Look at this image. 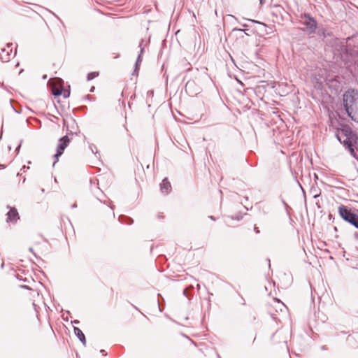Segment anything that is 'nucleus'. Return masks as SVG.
Masks as SVG:
<instances>
[{
    "mask_svg": "<svg viewBox=\"0 0 358 358\" xmlns=\"http://www.w3.org/2000/svg\"><path fill=\"white\" fill-rule=\"evenodd\" d=\"M343 101L348 115L352 120L357 122L355 116L358 108V93L354 90L346 91L343 96Z\"/></svg>",
    "mask_w": 358,
    "mask_h": 358,
    "instance_id": "nucleus-1",
    "label": "nucleus"
},
{
    "mask_svg": "<svg viewBox=\"0 0 358 358\" xmlns=\"http://www.w3.org/2000/svg\"><path fill=\"white\" fill-rule=\"evenodd\" d=\"M338 213L345 221L358 229V215L352 212L346 206L341 205L338 207Z\"/></svg>",
    "mask_w": 358,
    "mask_h": 358,
    "instance_id": "nucleus-2",
    "label": "nucleus"
},
{
    "mask_svg": "<svg viewBox=\"0 0 358 358\" xmlns=\"http://www.w3.org/2000/svg\"><path fill=\"white\" fill-rule=\"evenodd\" d=\"M300 20L301 24L306 27L308 34H312L315 33L317 24L316 20L313 17H311L310 14L301 13L300 15Z\"/></svg>",
    "mask_w": 358,
    "mask_h": 358,
    "instance_id": "nucleus-3",
    "label": "nucleus"
},
{
    "mask_svg": "<svg viewBox=\"0 0 358 358\" xmlns=\"http://www.w3.org/2000/svg\"><path fill=\"white\" fill-rule=\"evenodd\" d=\"M70 139L67 136H64L59 139L58 145L57 147L56 154L54 155L55 158L53 162V166L58 162L59 157L62 156L66 148L69 145Z\"/></svg>",
    "mask_w": 358,
    "mask_h": 358,
    "instance_id": "nucleus-4",
    "label": "nucleus"
},
{
    "mask_svg": "<svg viewBox=\"0 0 358 358\" xmlns=\"http://www.w3.org/2000/svg\"><path fill=\"white\" fill-rule=\"evenodd\" d=\"M16 52L13 54V43H8L6 47L0 50V59L3 62H8L13 55H15Z\"/></svg>",
    "mask_w": 358,
    "mask_h": 358,
    "instance_id": "nucleus-5",
    "label": "nucleus"
},
{
    "mask_svg": "<svg viewBox=\"0 0 358 358\" xmlns=\"http://www.w3.org/2000/svg\"><path fill=\"white\" fill-rule=\"evenodd\" d=\"M19 219H20V217H19L17 210L15 208H10V210L7 213L6 221L8 222H15Z\"/></svg>",
    "mask_w": 358,
    "mask_h": 358,
    "instance_id": "nucleus-6",
    "label": "nucleus"
},
{
    "mask_svg": "<svg viewBox=\"0 0 358 358\" xmlns=\"http://www.w3.org/2000/svg\"><path fill=\"white\" fill-rule=\"evenodd\" d=\"M143 42H144V41L141 40L139 43V48H140L141 50H140V53L137 57V59H136V62L135 64V69H134V74L136 73V72H138V71L139 69V66L142 62V55L143 54V52H144V46L143 45Z\"/></svg>",
    "mask_w": 358,
    "mask_h": 358,
    "instance_id": "nucleus-7",
    "label": "nucleus"
},
{
    "mask_svg": "<svg viewBox=\"0 0 358 358\" xmlns=\"http://www.w3.org/2000/svg\"><path fill=\"white\" fill-rule=\"evenodd\" d=\"M162 192L168 194L171 190V185L167 178H164L160 184Z\"/></svg>",
    "mask_w": 358,
    "mask_h": 358,
    "instance_id": "nucleus-8",
    "label": "nucleus"
},
{
    "mask_svg": "<svg viewBox=\"0 0 358 358\" xmlns=\"http://www.w3.org/2000/svg\"><path fill=\"white\" fill-rule=\"evenodd\" d=\"M74 334L78 337V338L82 342V343L85 345H86V339L84 334L78 327H74Z\"/></svg>",
    "mask_w": 358,
    "mask_h": 358,
    "instance_id": "nucleus-9",
    "label": "nucleus"
},
{
    "mask_svg": "<svg viewBox=\"0 0 358 358\" xmlns=\"http://www.w3.org/2000/svg\"><path fill=\"white\" fill-rule=\"evenodd\" d=\"M98 75H99L98 72L89 73L87 76V80H91L95 78L96 76H98Z\"/></svg>",
    "mask_w": 358,
    "mask_h": 358,
    "instance_id": "nucleus-10",
    "label": "nucleus"
},
{
    "mask_svg": "<svg viewBox=\"0 0 358 358\" xmlns=\"http://www.w3.org/2000/svg\"><path fill=\"white\" fill-rule=\"evenodd\" d=\"M337 138H338V140L341 143H343L344 144H347V145H348V146L350 148V150H351L352 152H353V149L351 148V147H352L351 142H350L348 139H345V140H344L343 141H342L339 136H337Z\"/></svg>",
    "mask_w": 358,
    "mask_h": 358,
    "instance_id": "nucleus-11",
    "label": "nucleus"
},
{
    "mask_svg": "<svg viewBox=\"0 0 358 358\" xmlns=\"http://www.w3.org/2000/svg\"><path fill=\"white\" fill-rule=\"evenodd\" d=\"M62 90L60 89H53V94L55 96H59L62 94Z\"/></svg>",
    "mask_w": 358,
    "mask_h": 358,
    "instance_id": "nucleus-12",
    "label": "nucleus"
},
{
    "mask_svg": "<svg viewBox=\"0 0 358 358\" xmlns=\"http://www.w3.org/2000/svg\"><path fill=\"white\" fill-rule=\"evenodd\" d=\"M231 218L232 220H241L243 218V215L241 214H238L235 217L231 216Z\"/></svg>",
    "mask_w": 358,
    "mask_h": 358,
    "instance_id": "nucleus-13",
    "label": "nucleus"
},
{
    "mask_svg": "<svg viewBox=\"0 0 358 358\" xmlns=\"http://www.w3.org/2000/svg\"><path fill=\"white\" fill-rule=\"evenodd\" d=\"M90 148L92 150V152H94V149L96 150V148L94 145L92 144L90 145Z\"/></svg>",
    "mask_w": 358,
    "mask_h": 358,
    "instance_id": "nucleus-14",
    "label": "nucleus"
},
{
    "mask_svg": "<svg viewBox=\"0 0 358 358\" xmlns=\"http://www.w3.org/2000/svg\"><path fill=\"white\" fill-rule=\"evenodd\" d=\"M234 31H241V32H245V30L243 29H237V28H234L233 29Z\"/></svg>",
    "mask_w": 358,
    "mask_h": 358,
    "instance_id": "nucleus-15",
    "label": "nucleus"
},
{
    "mask_svg": "<svg viewBox=\"0 0 358 358\" xmlns=\"http://www.w3.org/2000/svg\"><path fill=\"white\" fill-rule=\"evenodd\" d=\"M255 231L256 233H259V232L258 228L256 227H255Z\"/></svg>",
    "mask_w": 358,
    "mask_h": 358,
    "instance_id": "nucleus-16",
    "label": "nucleus"
},
{
    "mask_svg": "<svg viewBox=\"0 0 358 358\" xmlns=\"http://www.w3.org/2000/svg\"><path fill=\"white\" fill-rule=\"evenodd\" d=\"M73 323H74V324H78V323H79V321H78V320H75V321H73Z\"/></svg>",
    "mask_w": 358,
    "mask_h": 358,
    "instance_id": "nucleus-17",
    "label": "nucleus"
},
{
    "mask_svg": "<svg viewBox=\"0 0 358 358\" xmlns=\"http://www.w3.org/2000/svg\"><path fill=\"white\" fill-rule=\"evenodd\" d=\"M76 207H77V205L76 203L72 205V208H76Z\"/></svg>",
    "mask_w": 358,
    "mask_h": 358,
    "instance_id": "nucleus-18",
    "label": "nucleus"
},
{
    "mask_svg": "<svg viewBox=\"0 0 358 358\" xmlns=\"http://www.w3.org/2000/svg\"><path fill=\"white\" fill-rule=\"evenodd\" d=\"M69 96V92H68V94H64V97H67V96Z\"/></svg>",
    "mask_w": 358,
    "mask_h": 358,
    "instance_id": "nucleus-19",
    "label": "nucleus"
},
{
    "mask_svg": "<svg viewBox=\"0 0 358 358\" xmlns=\"http://www.w3.org/2000/svg\"><path fill=\"white\" fill-rule=\"evenodd\" d=\"M29 251H30V252H33V248H29Z\"/></svg>",
    "mask_w": 358,
    "mask_h": 358,
    "instance_id": "nucleus-20",
    "label": "nucleus"
},
{
    "mask_svg": "<svg viewBox=\"0 0 358 358\" xmlns=\"http://www.w3.org/2000/svg\"><path fill=\"white\" fill-rule=\"evenodd\" d=\"M209 217H210L211 220H215V219H214V217H213V216H210Z\"/></svg>",
    "mask_w": 358,
    "mask_h": 358,
    "instance_id": "nucleus-21",
    "label": "nucleus"
},
{
    "mask_svg": "<svg viewBox=\"0 0 358 358\" xmlns=\"http://www.w3.org/2000/svg\"><path fill=\"white\" fill-rule=\"evenodd\" d=\"M132 222H133V220H131V222H129L128 224H132Z\"/></svg>",
    "mask_w": 358,
    "mask_h": 358,
    "instance_id": "nucleus-22",
    "label": "nucleus"
},
{
    "mask_svg": "<svg viewBox=\"0 0 358 358\" xmlns=\"http://www.w3.org/2000/svg\"><path fill=\"white\" fill-rule=\"evenodd\" d=\"M132 222H133V220H131V222H129L128 224H132Z\"/></svg>",
    "mask_w": 358,
    "mask_h": 358,
    "instance_id": "nucleus-23",
    "label": "nucleus"
},
{
    "mask_svg": "<svg viewBox=\"0 0 358 358\" xmlns=\"http://www.w3.org/2000/svg\"><path fill=\"white\" fill-rule=\"evenodd\" d=\"M132 222H133V220H131V222H129L128 224H132Z\"/></svg>",
    "mask_w": 358,
    "mask_h": 358,
    "instance_id": "nucleus-24",
    "label": "nucleus"
},
{
    "mask_svg": "<svg viewBox=\"0 0 358 358\" xmlns=\"http://www.w3.org/2000/svg\"><path fill=\"white\" fill-rule=\"evenodd\" d=\"M263 2H264V0H260L261 3H263Z\"/></svg>",
    "mask_w": 358,
    "mask_h": 358,
    "instance_id": "nucleus-25",
    "label": "nucleus"
},
{
    "mask_svg": "<svg viewBox=\"0 0 358 358\" xmlns=\"http://www.w3.org/2000/svg\"><path fill=\"white\" fill-rule=\"evenodd\" d=\"M252 22H257V23H259V22H257V21H255V20H252Z\"/></svg>",
    "mask_w": 358,
    "mask_h": 358,
    "instance_id": "nucleus-26",
    "label": "nucleus"
},
{
    "mask_svg": "<svg viewBox=\"0 0 358 358\" xmlns=\"http://www.w3.org/2000/svg\"><path fill=\"white\" fill-rule=\"evenodd\" d=\"M20 145L17 146V148H16V150H19V148H20Z\"/></svg>",
    "mask_w": 358,
    "mask_h": 358,
    "instance_id": "nucleus-27",
    "label": "nucleus"
},
{
    "mask_svg": "<svg viewBox=\"0 0 358 358\" xmlns=\"http://www.w3.org/2000/svg\"><path fill=\"white\" fill-rule=\"evenodd\" d=\"M357 236H358V235H357Z\"/></svg>",
    "mask_w": 358,
    "mask_h": 358,
    "instance_id": "nucleus-28",
    "label": "nucleus"
}]
</instances>
